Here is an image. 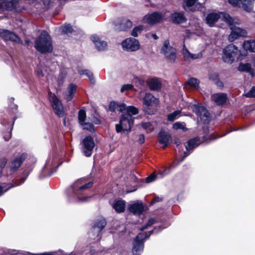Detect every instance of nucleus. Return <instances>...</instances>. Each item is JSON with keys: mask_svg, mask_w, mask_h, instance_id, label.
Masks as SVG:
<instances>
[{"mask_svg": "<svg viewBox=\"0 0 255 255\" xmlns=\"http://www.w3.org/2000/svg\"><path fill=\"white\" fill-rule=\"evenodd\" d=\"M35 48L41 53L51 52L53 50L51 38L46 31H43L35 42Z\"/></svg>", "mask_w": 255, "mask_h": 255, "instance_id": "obj_1", "label": "nucleus"}, {"mask_svg": "<svg viewBox=\"0 0 255 255\" xmlns=\"http://www.w3.org/2000/svg\"><path fill=\"white\" fill-rule=\"evenodd\" d=\"M92 184L91 182L85 183V180L82 179L77 180L73 184L72 188L73 192L77 196L78 201L80 202H85L89 201L90 197H83V195H81V192L85 189H88L92 187Z\"/></svg>", "mask_w": 255, "mask_h": 255, "instance_id": "obj_2", "label": "nucleus"}, {"mask_svg": "<svg viewBox=\"0 0 255 255\" xmlns=\"http://www.w3.org/2000/svg\"><path fill=\"white\" fill-rule=\"evenodd\" d=\"M133 124V118L129 114H122L119 124L116 125L118 133L129 132Z\"/></svg>", "mask_w": 255, "mask_h": 255, "instance_id": "obj_3", "label": "nucleus"}, {"mask_svg": "<svg viewBox=\"0 0 255 255\" xmlns=\"http://www.w3.org/2000/svg\"><path fill=\"white\" fill-rule=\"evenodd\" d=\"M161 53L171 62H174L176 58V50L169 40H165L160 50Z\"/></svg>", "mask_w": 255, "mask_h": 255, "instance_id": "obj_4", "label": "nucleus"}, {"mask_svg": "<svg viewBox=\"0 0 255 255\" xmlns=\"http://www.w3.org/2000/svg\"><path fill=\"white\" fill-rule=\"evenodd\" d=\"M142 102L144 111L149 114H152L155 107L158 104V100L151 93H147L142 99Z\"/></svg>", "mask_w": 255, "mask_h": 255, "instance_id": "obj_5", "label": "nucleus"}, {"mask_svg": "<svg viewBox=\"0 0 255 255\" xmlns=\"http://www.w3.org/2000/svg\"><path fill=\"white\" fill-rule=\"evenodd\" d=\"M226 22L229 25H231L232 18L227 13L225 12L211 13L206 17V22L210 26H213L219 19Z\"/></svg>", "mask_w": 255, "mask_h": 255, "instance_id": "obj_6", "label": "nucleus"}, {"mask_svg": "<svg viewBox=\"0 0 255 255\" xmlns=\"http://www.w3.org/2000/svg\"><path fill=\"white\" fill-rule=\"evenodd\" d=\"M187 104L189 109H191L194 113L200 117L201 120L204 123L209 122L210 114L204 107L199 103L196 104V102L194 104L188 102Z\"/></svg>", "mask_w": 255, "mask_h": 255, "instance_id": "obj_7", "label": "nucleus"}, {"mask_svg": "<svg viewBox=\"0 0 255 255\" xmlns=\"http://www.w3.org/2000/svg\"><path fill=\"white\" fill-rule=\"evenodd\" d=\"M239 53L237 47L233 45H228L223 50L222 58L224 62L231 63Z\"/></svg>", "mask_w": 255, "mask_h": 255, "instance_id": "obj_8", "label": "nucleus"}, {"mask_svg": "<svg viewBox=\"0 0 255 255\" xmlns=\"http://www.w3.org/2000/svg\"><path fill=\"white\" fill-rule=\"evenodd\" d=\"M22 0H12L11 1L0 0V13L13 9L18 10L22 6Z\"/></svg>", "mask_w": 255, "mask_h": 255, "instance_id": "obj_9", "label": "nucleus"}, {"mask_svg": "<svg viewBox=\"0 0 255 255\" xmlns=\"http://www.w3.org/2000/svg\"><path fill=\"white\" fill-rule=\"evenodd\" d=\"M156 231V228L154 229V231ZM152 231L149 232L148 235L143 233H139L136 237L133 242L132 253L134 255H139L142 251L143 248V240L149 236Z\"/></svg>", "mask_w": 255, "mask_h": 255, "instance_id": "obj_10", "label": "nucleus"}, {"mask_svg": "<svg viewBox=\"0 0 255 255\" xmlns=\"http://www.w3.org/2000/svg\"><path fill=\"white\" fill-rule=\"evenodd\" d=\"M123 49L128 52H133L140 48L138 40L134 38H128L124 40L121 43Z\"/></svg>", "mask_w": 255, "mask_h": 255, "instance_id": "obj_11", "label": "nucleus"}, {"mask_svg": "<svg viewBox=\"0 0 255 255\" xmlns=\"http://www.w3.org/2000/svg\"><path fill=\"white\" fill-rule=\"evenodd\" d=\"M234 23L238 24V22L232 19L231 24L229 25L232 30V32L229 36V40L230 41H233L240 36H246L247 34V32L245 29L234 25Z\"/></svg>", "mask_w": 255, "mask_h": 255, "instance_id": "obj_12", "label": "nucleus"}, {"mask_svg": "<svg viewBox=\"0 0 255 255\" xmlns=\"http://www.w3.org/2000/svg\"><path fill=\"white\" fill-rule=\"evenodd\" d=\"M49 97L55 114L59 117L63 116V107L60 100L52 93L49 94Z\"/></svg>", "mask_w": 255, "mask_h": 255, "instance_id": "obj_13", "label": "nucleus"}, {"mask_svg": "<svg viewBox=\"0 0 255 255\" xmlns=\"http://www.w3.org/2000/svg\"><path fill=\"white\" fill-rule=\"evenodd\" d=\"M83 152L86 156H90L92 155L93 149L95 146V143L91 136L85 137L82 141Z\"/></svg>", "mask_w": 255, "mask_h": 255, "instance_id": "obj_14", "label": "nucleus"}, {"mask_svg": "<svg viewBox=\"0 0 255 255\" xmlns=\"http://www.w3.org/2000/svg\"><path fill=\"white\" fill-rule=\"evenodd\" d=\"M0 36L5 41H11L21 43L20 39L14 33L6 29H0Z\"/></svg>", "mask_w": 255, "mask_h": 255, "instance_id": "obj_15", "label": "nucleus"}, {"mask_svg": "<svg viewBox=\"0 0 255 255\" xmlns=\"http://www.w3.org/2000/svg\"><path fill=\"white\" fill-rule=\"evenodd\" d=\"M162 15L158 12H153L145 15L143 18L144 22L150 24H154L162 19Z\"/></svg>", "mask_w": 255, "mask_h": 255, "instance_id": "obj_16", "label": "nucleus"}, {"mask_svg": "<svg viewBox=\"0 0 255 255\" xmlns=\"http://www.w3.org/2000/svg\"><path fill=\"white\" fill-rule=\"evenodd\" d=\"M200 6L197 0H183V7L186 10L194 11Z\"/></svg>", "mask_w": 255, "mask_h": 255, "instance_id": "obj_17", "label": "nucleus"}, {"mask_svg": "<svg viewBox=\"0 0 255 255\" xmlns=\"http://www.w3.org/2000/svg\"><path fill=\"white\" fill-rule=\"evenodd\" d=\"M182 53L185 60L186 61H190L196 59H199L202 58L203 56V54L201 52H199L195 54L190 53L189 50L185 47L184 45L183 46Z\"/></svg>", "mask_w": 255, "mask_h": 255, "instance_id": "obj_18", "label": "nucleus"}, {"mask_svg": "<svg viewBox=\"0 0 255 255\" xmlns=\"http://www.w3.org/2000/svg\"><path fill=\"white\" fill-rule=\"evenodd\" d=\"M91 40L95 45L96 47L99 50H104L107 47V43L102 40L100 37L96 35H93L91 37Z\"/></svg>", "mask_w": 255, "mask_h": 255, "instance_id": "obj_19", "label": "nucleus"}, {"mask_svg": "<svg viewBox=\"0 0 255 255\" xmlns=\"http://www.w3.org/2000/svg\"><path fill=\"white\" fill-rule=\"evenodd\" d=\"M211 99L218 105L224 104L227 99V96L225 93H216L211 96Z\"/></svg>", "mask_w": 255, "mask_h": 255, "instance_id": "obj_20", "label": "nucleus"}, {"mask_svg": "<svg viewBox=\"0 0 255 255\" xmlns=\"http://www.w3.org/2000/svg\"><path fill=\"white\" fill-rule=\"evenodd\" d=\"M147 84L149 89L152 91H158L161 88V83L159 79L157 78L149 80Z\"/></svg>", "mask_w": 255, "mask_h": 255, "instance_id": "obj_21", "label": "nucleus"}, {"mask_svg": "<svg viewBox=\"0 0 255 255\" xmlns=\"http://www.w3.org/2000/svg\"><path fill=\"white\" fill-rule=\"evenodd\" d=\"M25 158V154H21L13 159L10 165V169L12 171H16L20 167L21 163Z\"/></svg>", "mask_w": 255, "mask_h": 255, "instance_id": "obj_22", "label": "nucleus"}, {"mask_svg": "<svg viewBox=\"0 0 255 255\" xmlns=\"http://www.w3.org/2000/svg\"><path fill=\"white\" fill-rule=\"evenodd\" d=\"M106 225V222L105 219L104 218H101L96 221L93 227V231L95 233L97 237L98 236L99 233L105 227Z\"/></svg>", "mask_w": 255, "mask_h": 255, "instance_id": "obj_23", "label": "nucleus"}, {"mask_svg": "<svg viewBox=\"0 0 255 255\" xmlns=\"http://www.w3.org/2000/svg\"><path fill=\"white\" fill-rule=\"evenodd\" d=\"M158 139L159 142L163 144V147L165 148L171 140V136L168 133L161 131L158 134Z\"/></svg>", "mask_w": 255, "mask_h": 255, "instance_id": "obj_24", "label": "nucleus"}, {"mask_svg": "<svg viewBox=\"0 0 255 255\" xmlns=\"http://www.w3.org/2000/svg\"><path fill=\"white\" fill-rule=\"evenodd\" d=\"M128 210L135 215H139L143 211L144 206L142 203H135L131 204L128 207Z\"/></svg>", "mask_w": 255, "mask_h": 255, "instance_id": "obj_25", "label": "nucleus"}, {"mask_svg": "<svg viewBox=\"0 0 255 255\" xmlns=\"http://www.w3.org/2000/svg\"><path fill=\"white\" fill-rule=\"evenodd\" d=\"M109 110L112 112H123L126 109V104L118 103L115 102H111L109 105Z\"/></svg>", "mask_w": 255, "mask_h": 255, "instance_id": "obj_26", "label": "nucleus"}, {"mask_svg": "<svg viewBox=\"0 0 255 255\" xmlns=\"http://www.w3.org/2000/svg\"><path fill=\"white\" fill-rule=\"evenodd\" d=\"M112 206L117 213H122L125 210L126 202L124 200L116 201Z\"/></svg>", "mask_w": 255, "mask_h": 255, "instance_id": "obj_27", "label": "nucleus"}, {"mask_svg": "<svg viewBox=\"0 0 255 255\" xmlns=\"http://www.w3.org/2000/svg\"><path fill=\"white\" fill-rule=\"evenodd\" d=\"M171 19L173 22L176 23H183L186 21V18L183 14L179 12L173 13Z\"/></svg>", "mask_w": 255, "mask_h": 255, "instance_id": "obj_28", "label": "nucleus"}, {"mask_svg": "<svg viewBox=\"0 0 255 255\" xmlns=\"http://www.w3.org/2000/svg\"><path fill=\"white\" fill-rule=\"evenodd\" d=\"M201 143L199 138L196 137L189 140L186 145V149L187 151L192 150L198 146Z\"/></svg>", "mask_w": 255, "mask_h": 255, "instance_id": "obj_29", "label": "nucleus"}, {"mask_svg": "<svg viewBox=\"0 0 255 255\" xmlns=\"http://www.w3.org/2000/svg\"><path fill=\"white\" fill-rule=\"evenodd\" d=\"M199 83V82L197 79L192 78L186 82L185 87L187 89H189L190 88L198 89Z\"/></svg>", "mask_w": 255, "mask_h": 255, "instance_id": "obj_30", "label": "nucleus"}, {"mask_svg": "<svg viewBox=\"0 0 255 255\" xmlns=\"http://www.w3.org/2000/svg\"><path fill=\"white\" fill-rule=\"evenodd\" d=\"M76 86L73 84H70L68 88V91L65 94V99L67 101H70L76 92Z\"/></svg>", "mask_w": 255, "mask_h": 255, "instance_id": "obj_31", "label": "nucleus"}, {"mask_svg": "<svg viewBox=\"0 0 255 255\" xmlns=\"http://www.w3.org/2000/svg\"><path fill=\"white\" fill-rule=\"evenodd\" d=\"M254 0H243L242 7L247 12H250L253 8Z\"/></svg>", "mask_w": 255, "mask_h": 255, "instance_id": "obj_32", "label": "nucleus"}, {"mask_svg": "<svg viewBox=\"0 0 255 255\" xmlns=\"http://www.w3.org/2000/svg\"><path fill=\"white\" fill-rule=\"evenodd\" d=\"M243 47L246 50L255 52V41H246L243 44Z\"/></svg>", "mask_w": 255, "mask_h": 255, "instance_id": "obj_33", "label": "nucleus"}, {"mask_svg": "<svg viewBox=\"0 0 255 255\" xmlns=\"http://www.w3.org/2000/svg\"><path fill=\"white\" fill-rule=\"evenodd\" d=\"M238 70L240 71H247L250 73L251 75H254V70L249 63H241L240 64Z\"/></svg>", "mask_w": 255, "mask_h": 255, "instance_id": "obj_34", "label": "nucleus"}, {"mask_svg": "<svg viewBox=\"0 0 255 255\" xmlns=\"http://www.w3.org/2000/svg\"><path fill=\"white\" fill-rule=\"evenodd\" d=\"M124 111L125 112H124L123 114H129L131 116L132 115H135L138 113V109L133 106L127 107L126 106V109L124 110Z\"/></svg>", "mask_w": 255, "mask_h": 255, "instance_id": "obj_35", "label": "nucleus"}, {"mask_svg": "<svg viewBox=\"0 0 255 255\" xmlns=\"http://www.w3.org/2000/svg\"><path fill=\"white\" fill-rule=\"evenodd\" d=\"M59 30L60 32L63 34L71 33L73 29L69 24H65L63 26L59 27Z\"/></svg>", "mask_w": 255, "mask_h": 255, "instance_id": "obj_36", "label": "nucleus"}, {"mask_svg": "<svg viewBox=\"0 0 255 255\" xmlns=\"http://www.w3.org/2000/svg\"><path fill=\"white\" fill-rule=\"evenodd\" d=\"M80 126L83 129L87 130L90 132H93L95 130L94 125L92 123L85 122L80 124Z\"/></svg>", "mask_w": 255, "mask_h": 255, "instance_id": "obj_37", "label": "nucleus"}, {"mask_svg": "<svg viewBox=\"0 0 255 255\" xmlns=\"http://www.w3.org/2000/svg\"><path fill=\"white\" fill-rule=\"evenodd\" d=\"M144 27L143 25H138L134 28L131 32V35L134 37H137L143 30Z\"/></svg>", "mask_w": 255, "mask_h": 255, "instance_id": "obj_38", "label": "nucleus"}, {"mask_svg": "<svg viewBox=\"0 0 255 255\" xmlns=\"http://www.w3.org/2000/svg\"><path fill=\"white\" fill-rule=\"evenodd\" d=\"M172 128L174 129L175 130L181 129L183 131H185L187 129L186 128L185 124L184 123L181 122H176L174 123L172 126Z\"/></svg>", "mask_w": 255, "mask_h": 255, "instance_id": "obj_39", "label": "nucleus"}, {"mask_svg": "<svg viewBox=\"0 0 255 255\" xmlns=\"http://www.w3.org/2000/svg\"><path fill=\"white\" fill-rule=\"evenodd\" d=\"M79 73L81 75H86L89 79V80L92 83H94L95 81L94 79L92 73L88 70H81L79 71Z\"/></svg>", "mask_w": 255, "mask_h": 255, "instance_id": "obj_40", "label": "nucleus"}, {"mask_svg": "<svg viewBox=\"0 0 255 255\" xmlns=\"http://www.w3.org/2000/svg\"><path fill=\"white\" fill-rule=\"evenodd\" d=\"M181 114V111L177 110L168 115L167 117L169 121L173 122L179 117Z\"/></svg>", "mask_w": 255, "mask_h": 255, "instance_id": "obj_41", "label": "nucleus"}, {"mask_svg": "<svg viewBox=\"0 0 255 255\" xmlns=\"http://www.w3.org/2000/svg\"><path fill=\"white\" fill-rule=\"evenodd\" d=\"M86 118L85 111L83 110H80L78 113V120L80 125L85 122Z\"/></svg>", "mask_w": 255, "mask_h": 255, "instance_id": "obj_42", "label": "nucleus"}, {"mask_svg": "<svg viewBox=\"0 0 255 255\" xmlns=\"http://www.w3.org/2000/svg\"><path fill=\"white\" fill-rule=\"evenodd\" d=\"M141 126L143 129L148 132L152 131L154 128V126L149 122L143 123L141 124Z\"/></svg>", "mask_w": 255, "mask_h": 255, "instance_id": "obj_43", "label": "nucleus"}, {"mask_svg": "<svg viewBox=\"0 0 255 255\" xmlns=\"http://www.w3.org/2000/svg\"><path fill=\"white\" fill-rule=\"evenodd\" d=\"M228 1L229 3L233 6L239 7L242 4L243 0H229Z\"/></svg>", "mask_w": 255, "mask_h": 255, "instance_id": "obj_44", "label": "nucleus"}, {"mask_svg": "<svg viewBox=\"0 0 255 255\" xmlns=\"http://www.w3.org/2000/svg\"><path fill=\"white\" fill-rule=\"evenodd\" d=\"M247 97H255V87H253L248 93L245 94Z\"/></svg>", "mask_w": 255, "mask_h": 255, "instance_id": "obj_45", "label": "nucleus"}, {"mask_svg": "<svg viewBox=\"0 0 255 255\" xmlns=\"http://www.w3.org/2000/svg\"><path fill=\"white\" fill-rule=\"evenodd\" d=\"M133 87V85L131 84H126L123 85L121 89V92H124L126 90H128L132 89Z\"/></svg>", "mask_w": 255, "mask_h": 255, "instance_id": "obj_46", "label": "nucleus"}, {"mask_svg": "<svg viewBox=\"0 0 255 255\" xmlns=\"http://www.w3.org/2000/svg\"><path fill=\"white\" fill-rule=\"evenodd\" d=\"M156 175L154 173H152L146 178V181L147 183L152 182L156 179Z\"/></svg>", "mask_w": 255, "mask_h": 255, "instance_id": "obj_47", "label": "nucleus"}, {"mask_svg": "<svg viewBox=\"0 0 255 255\" xmlns=\"http://www.w3.org/2000/svg\"><path fill=\"white\" fill-rule=\"evenodd\" d=\"M7 162V159L6 158H2L0 159V170L3 169Z\"/></svg>", "mask_w": 255, "mask_h": 255, "instance_id": "obj_48", "label": "nucleus"}, {"mask_svg": "<svg viewBox=\"0 0 255 255\" xmlns=\"http://www.w3.org/2000/svg\"><path fill=\"white\" fill-rule=\"evenodd\" d=\"M154 220L153 219H150L148 221V222L147 223L146 225L142 227L141 229V230H144L146 229H147L148 227L151 226L152 225H153L154 223Z\"/></svg>", "mask_w": 255, "mask_h": 255, "instance_id": "obj_49", "label": "nucleus"}, {"mask_svg": "<svg viewBox=\"0 0 255 255\" xmlns=\"http://www.w3.org/2000/svg\"><path fill=\"white\" fill-rule=\"evenodd\" d=\"M138 141L141 143H143L144 141V136L143 134H140L139 136Z\"/></svg>", "mask_w": 255, "mask_h": 255, "instance_id": "obj_50", "label": "nucleus"}, {"mask_svg": "<svg viewBox=\"0 0 255 255\" xmlns=\"http://www.w3.org/2000/svg\"><path fill=\"white\" fill-rule=\"evenodd\" d=\"M3 138L6 141L8 140L11 138V133H7V134L4 135Z\"/></svg>", "mask_w": 255, "mask_h": 255, "instance_id": "obj_51", "label": "nucleus"}, {"mask_svg": "<svg viewBox=\"0 0 255 255\" xmlns=\"http://www.w3.org/2000/svg\"><path fill=\"white\" fill-rule=\"evenodd\" d=\"M37 74L39 77H43L44 76V74L40 69H38L37 71Z\"/></svg>", "mask_w": 255, "mask_h": 255, "instance_id": "obj_52", "label": "nucleus"}, {"mask_svg": "<svg viewBox=\"0 0 255 255\" xmlns=\"http://www.w3.org/2000/svg\"><path fill=\"white\" fill-rule=\"evenodd\" d=\"M8 189H6L3 191L2 188L0 187V196H1L5 192H6L7 190Z\"/></svg>", "mask_w": 255, "mask_h": 255, "instance_id": "obj_53", "label": "nucleus"}, {"mask_svg": "<svg viewBox=\"0 0 255 255\" xmlns=\"http://www.w3.org/2000/svg\"><path fill=\"white\" fill-rule=\"evenodd\" d=\"M188 155H189V153H187V152H185L184 153V156H183V157L181 158V159L180 160V162L182 161L185 159V158L186 157H187Z\"/></svg>", "mask_w": 255, "mask_h": 255, "instance_id": "obj_54", "label": "nucleus"}, {"mask_svg": "<svg viewBox=\"0 0 255 255\" xmlns=\"http://www.w3.org/2000/svg\"><path fill=\"white\" fill-rule=\"evenodd\" d=\"M123 23L121 24V27L120 28V30H126V28L123 25Z\"/></svg>", "mask_w": 255, "mask_h": 255, "instance_id": "obj_55", "label": "nucleus"}, {"mask_svg": "<svg viewBox=\"0 0 255 255\" xmlns=\"http://www.w3.org/2000/svg\"><path fill=\"white\" fill-rule=\"evenodd\" d=\"M152 37H153L154 39H157V38H158V37H157V35H156V34H152Z\"/></svg>", "mask_w": 255, "mask_h": 255, "instance_id": "obj_56", "label": "nucleus"}, {"mask_svg": "<svg viewBox=\"0 0 255 255\" xmlns=\"http://www.w3.org/2000/svg\"><path fill=\"white\" fill-rule=\"evenodd\" d=\"M127 25L129 26L131 25V22L130 21H127Z\"/></svg>", "mask_w": 255, "mask_h": 255, "instance_id": "obj_57", "label": "nucleus"}, {"mask_svg": "<svg viewBox=\"0 0 255 255\" xmlns=\"http://www.w3.org/2000/svg\"><path fill=\"white\" fill-rule=\"evenodd\" d=\"M175 143H176L177 145H178L179 144V142H178V141H175Z\"/></svg>", "mask_w": 255, "mask_h": 255, "instance_id": "obj_58", "label": "nucleus"}]
</instances>
